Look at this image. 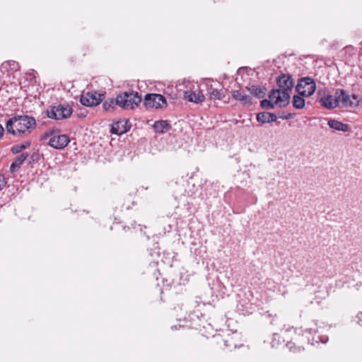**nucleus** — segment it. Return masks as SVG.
I'll list each match as a JSON object with an SVG mask.
<instances>
[{
	"mask_svg": "<svg viewBox=\"0 0 362 362\" xmlns=\"http://www.w3.org/2000/svg\"><path fill=\"white\" fill-rule=\"evenodd\" d=\"M276 83L279 88L272 89L269 93V98L274 100L277 106L284 107L290 103L289 91L294 86V80L289 74H281L277 77Z\"/></svg>",
	"mask_w": 362,
	"mask_h": 362,
	"instance_id": "f257e3e1",
	"label": "nucleus"
},
{
	"mask_svg": "<svg viewBox=\"0 0 362 362\" xmlns=\"http://www.w3.org/2000/svg\"><path fill=\"white\" fill-rule=\"evenodd\" d=\"M35 127V119L25 115H16L10 118L6 124L7 132L18 136L30 134Z\"/></svg>",
	"mask_w": 362,
	"mask_h": 362,
	"instance_id": "f03ea898",
	"label": "nucleus"
},
{
	"mask_svg": "<svg viewBox=\"0 0 362 362\" xmlns=\"http://www.w3.org/2000/svg\"><path fill=\"white\" fill-rule=\"evenodd\" d=\"M115 102L124 110H133L141 102V97L137 92H124L116 97Z\"/></svg>",
	"mask_w": 362,
	"mask_h": 362,
	"instance_id": "7ed1b4c3",
	"label": "nucleus"
},
{
	"mask_svg": "<svg viewBox=\"0 0 362 362\" xmlns=\"http://www.w3.org/2000/svg\"><path fill=\"white\" fill-rule=\"evenodd\" d=\"M316 90V84L313 78L310 77H302L298 79L296 90L300 95L309 97Z\"/></svg>",
	"mask_w": 362,
	"mask_h": 362,
	"instance_id": "20e7f679",
	"label": "nucleus"
},
{
	"mask_svg": "<svg viewBox=\"0 0 362 362\" xmlns=\"http://www.w3.org/2000/svg\"><path fill=\"white\" fill-rule=\"evenodd\" d=\"M144 105L146 108L162 109L167 105L165 98L157 93L146 94L144 97Z\"/></svg>",
	"mask_w": 362,
	"mask_h": 362,
	"instance_id": "39448f33",
	"label": "nucleus"
},
{
	"mask_svg": "<svg viewBox=\"0 0 362 362\" xmlns=\"http://www.w3.org/2000/svg\"><path fill=\"white\" fill-rule=\"evenodd\" d=\"M72 108L69 105L54 106L47 111V116L51 119H63L71 116Z\"/></svg>",
	"mask_w": 362,
	"mask_h": 362,
	"instance_id": "423d86ee",
	"label": "nucleus"
},
{
	"mask_svg": "<svg viewBox=\"0 0 362 362\" xmlns=\"http://www.w3.org/2000/svg\"><path fill=\"white\" fill-rule=\"evenodd\" d=\"M317 94L320 96L319 103L323 107L332 110L339 106L336 91L334 95L329 94L326 95L325 90H318Z\"/></svg>",
	"mask_w": 362,
	"mask_h": 362,
	"instance_id": "0eeeda50",
	"label": "nucleus"
},
{
	"mask_svg": "<svg viewBox=\"0 0 362 362\" xmlns=\"http://www.w3.org/2000/svg\"><path fill=\"white\" fill-rule=\"evenodd\" d=\"M103 95L98 93L97 92H86L83 93L81 95V103L87 107L96 106L102 101Z\"/></svg>",
	"mask_w": 362,
	"mask_h": 362,
	"instance_id": "6e6552de",
	"label": "nucleus"
},
{
	"mask_svg": "<svg viewBox=\"0 0 362 362\" xmlns=\"http://www.w3.org/2000/svg\"><path fill=\"white\" fill-rule=\"evenodd\" d=\"M337 98L340 107H355L359 105L360 101L354 102L344 89H337Z\"/></svg>",
	"mask_w": 362,
	"mask_h": 362,
	"instance_id": "1a4fd4ad",
	"label": "nucleus"
},
{
	"mask_svg": "<svg viewBox=\"0 0 362 362\" xmlns=\"http://www.w3.org/2000/svg\"><path fill=\"white\" fill-rule=\"evenodd\" d=\"M69 137L65 134L53 135L49 139V145L56 149H62L69 143Z\"/></svg>",
	"mask_w": 362,
	"mask_h": 362,
	"instance_id": "9d476101",
	"label": "nucleus"
},
{
	"mask_svg": "<svg viewBox=\"0 0 362 362\" xmlns=\"http://www.w3.org/2000/svg\"><path fill=\"white\" fill-rule=\"evenodd\" d=\"M232 98L240 103L244 106H250L252 105V98L243 93L240 90H235L232 92Z\"/></svg>",
	"mask_w": 362,
	"mask_h": 362,
	"instance_id": "9b49d317",
	"label": "nucleus"
},
{
	"mask_svg": "<svg viewBox=\"0 0 362 362\" xmlns=\"http://www.w3.org/2000/svg\"><path fill=\"white\" fill-rule=\"evenodd\" d=\"M247 90L257 98H263L267 94V88L264 86L252 85L246 86Z\"/></svg>",
	"mask_w": 362,
	"mask_h": 362,
	"instance_id": "f8f14e48",
	"label": "nucleus"
},
{
	"mask_svg": "<svg viewBox=\"0 0 362 362\" xmlns=\"http://www.w3.org/2000/svg\"><path fill=\"white\" fill-rule=\"evenodd\" d=\"M130 127L127 124V120H120L112 124L111 132L115 134L121 135L129 130Z\"/></svg>",
	"mask_w": 362,
	"mask_h": 362,
	"instance_id": "ddd939ff",
	"label": "nucleus"
},
{
	"mask_svg": "<svg viewBox=\"0 0 362 362\" xmlns=\"http://www.w3.org/2000/svg\"><path fill=\"white\" fill-rule=\"evenodd\" d=\"M184 98L187 99L189 102L199 103L204 100L205 96L201 91L192 92V91H185L184 93Z\"/></svg>",
	"mask_w": 362,
	"mask_h": 362,
	"instance_id": "4468645a",
	"label": "nucleus"
},
{
	"mask_svg": "<svg viewBox=\"0 0 362 362\" xmlns=\"http://www.w3.org/2000/svg\"><path fill=\"white\" fill-rule=\"evenodd\" d=\"M207 93L211 100H221L225 97V93L223 89L218 90L214 87L212 84L208 86Z\"/></svg>",
	"mask_w": 362,
	"mask_h": 362,
	"instance_id": "2eb2a0df",
	"label": "nucleus"
},
{
	"mask_svg": "<svg viewBox=\"0 0 362 362\" xmlns=\"http://www.w3.org/2000/svg\"><path fill=\"white\" fill-rule=\"evenodd\" d=\"M153 127L156 133L164 134L171 128L170 124L166 120L156 121Z\"/></svg>",
	"mask_w": 362,
	"mask_h": 362,
	"instance_id": "dca6fc26",
	"label": "nucleus"
},
{
	"mask_svg": "<svg viewBox=\"0 0 362 362\" xmlns=\"http://www.w3.org/2000/svg\"><path fill=\"white\" fill-rule=\"evenodd\" d=\"M257 120L262 124L275 122L276 116L274 113L263 112L257 115Z\"/></svg>",
	"mask_w": 362,
	"mask_h": 362,
	"instance_id": "f3484780",
	"label": "nucleus"
},
{
	"mask_svg": "<svg viewBox=\"0 0 362 362\" xmlns=\"http://www.w3.org/2000/svg\"><path fill=\"white\" fill-rule=\"evenodd\" d=\"M27 153H23L21 155H19L15 160L11 163L10 166V171L11 173H13L18 170V169L21 168L22 164L24 163V161L26 160L28 157Z\"/></svg>",
	"mask_w": 362,
	"mask_h": 362,
	"instance_id": "a211bd4d",
	"label": "nucleus"
},
{
	"mask_svg": "<svg viewBox=\"0 0 362 362\" xmlns=\"http://www.w3.org/2000/svg\"><path fill=\"white\" fill-rule=\"evenodd\" d=\"M328 125L332 129L343 132H346L349 130V126L347 124L342 123L336 119H329Z\"/></svg>",
	"mask_w": 362,
	"mask_h": 362,
	"instance_id": "6ab92c4d",
	"label": "nucleus"
},
{
	"mask_svg": "<svg viewBox=\"0 0 362 362\" xmlns=\"http://www.w3.org/2000/svg\"><path fill=\"white\" fill-rule=\"evenodd\" d=\"M292 103L293 106L296 109H303L305 107V100L299 94L293 97Z\"/></svg>",
	"mask_w": 362,
	"mask_h": 362,
	"instance_id": "aec40b11",
	"label": "nucleus"
},
{
	"mask_svg": "<svg viewBox=\"0 0 362 362\" xmlns=\"http://www.w3.org/2000/svg\"><path fill=\"white\" fill-rule=\"evenodd\" d=\"M218 344H223L225 348H235L236 344L234 343L233 337L228 336L227 339H221V341H217ZM221 346V344H220Z\"/></svg>",
	"mask_w": 362,
	"mask_h": 362,
	"instance_id": "412c9836",
	"label": "nucleus"
},
{
	"mask_svg": "<svg viewBox=\"0 0 362 362\" xmlns=\"http://www.w3.org/2000/svg\"><path fill=\"white\" fill-rule=\"evenodd\" d=\"M260 105L264 109H274V106L276 105L274 100H272L270 98L269 100L264 99L260 102Z\"/></svg>",
	"mask_w": 362,
	"mask_h": 362,
	"instance_id": "4be33fe9",
	"label": "nucleus"
},
{
	"mask_svg": "<svg viewBox=\"0 0 362 362\" xmlns=\"http://www.w3.org/2000/svg\"><path fill=\"white\" fill-rule=\"evenodd\" d=\"M115 105H117L115 99L113 98H109L103 103V108L107 111L114 109Z\"/></svg>",
	"mask_w": 362,
	"mask_h": 362,
	"instance_id": "5701e85b",
	"label": "nucleus"
},
{
	"mask_svg": "<svg viewBox=\"0 0 362 362\" xmlns=\"http://www.w3.org/2000/svg\"><path fill=\"white\" fill-rule=\"evenodd\" d=\"M30 142H25L24 144H20V145H16L12 147L11 151L13 153H18L22 150L27 148L28 146H30Z\"/></svg>",
	"mask_w": 362,
	"mask_h": 362,
	"instance_id": "b1692460",
	"label": "nucleus"
},
{
	"mask_svg": "<svg viewBox=\"0 0 362 362\" xmlns=\"http://www.w3.org/2000/svg\"><path fill=\"white\" fill-rule=\"evenodd\" d=\"M304 332L309 334H313L317 332V323L315 321H312L309 325V327L305 329Z\"/></svg>",
	"mask_w": 362,
	"mask_h": 362,
	"instance_id": "393cba45",
	"label": "nucleus"
},
{
	"mask_svg": "<svg viewBox=\"0 0 362 362\" xmlns=\"http://www.w3.org/2000/svg\"><path fill=\"white\" fill-rule=\"evenodd\" d=\"M4 68L7 69L8 66L12 71H17L18 69V64L14 61L6 62L2 64Z\"/></svg>",
	"mask_w": 362,
	"mask_h": 362,
	"instance_id": "a878e982",
	"label": "nucleus"
},
{
	"mask_svg": "<svg viewBox=\"0 0 362 362\" xmlns=\"http://www.w3.org/2000/svg\"><path fill=\"white\" fill-rule=\"evenodd\" d=\"M284 329H285V332H288L291 331L292 329H293L295 334L298 335V336H299L301 334V332H303V330H301V329H293V327H284Z\"/></svg>",
	"mask_w": 362,
	"mask_h": 362,
	"instance_id": "bb28decb",
	"label": "nucleus"
},
{
	"mask_svg": "<svg viewBox=\"0 0 362 362\" xmlns=\"http://www.w3.org/2000/svg\"><path fill=\"white\" fill-rule=\"evenodd\" d=\"M293 343H292L291 341H288L286 344V346H288V348L293 351V352H296V351H301V348L300 346H298V347H294L293 346Z\"/></svg>",
	"mask_w": 362,
	"mask_h": 362,
	"instance_id": "cd10ccee",
	"label": "nucleus"
},
{
	"mask_svg": "<svg viewBox=\"0 0 362 362\" xmlns=\"http://www.w3.org/2000/svg\"><path fill=\"white\" fill-rule=\"evenodd\" d=\"M6 183L7 181L6 177L4 175H0V191L6 186Z\"/></svg>",
	"mask_w": 362,
	"mask_h": 362,
	"instance_id": "c85d7f7f",
	"label": "nucleus"
},
{
	"mask_svg": "<svg viewBox=\"0 0 362 362\" xmlns=\"http://www.w3.org/2000/svg\"><path fill=\"white\" fill-rule=\"evenodd\" d=\"M357 318H358V322L362 326V313H359L358 315H357Z\"/></svg>",
	"mask_w": 362,
	"mask_h": 362,
	"instance_id": "c756f323",
	"label": "nucleus"
},
{
	"mask_svg": "<svg viewBox=\"0 0 362 362\" xmlns=\"http://www.w3.org/2000/svg\"><path fill=\"white\" fill-rule=\"evenodd\" d=\"M351 100H354V102H357V101H359L358 100V96L356 94H353L351 96Z\"/></svg>",
	"mask_w": 362,
	"mask_h": 362,
	"instance_id": "7c9ffc66",
	"label": "nucleus"
},
{
	"mask_svg": "<svg viewBox=\"0 0 362 362\" xmlns=\"http://www.w3.org/2000/svg\"><path fill=\"white\" fill-rule=\"evenodd\" d=\"M4 129L3 127L0 124V138H1L2 136L4 135Z\"/></svg>",
	"mask_w": 362,
	"mask_h": 362,
	"instance_id": "2f4dec72",
	"label": "nucleus"
}]
</instances>
